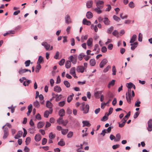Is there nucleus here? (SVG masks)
Masks as SVG:
<instances>
[{"instance_id":"1","label":"nucleus","mask_w":152,"mask_h":152,"mask_svg":"<svg viewBox=\"0 0 152 152\" xmlns=\"http://www.w3.org/2000/svg\"><path fill=\"white\" fill-rule=\"evenodd\" d=\"M126 86L128 88V92L126 93V98L129 104L131 103V94L132 93V97H133L135 96L134 92L133 90H132L131 88L134 86V84L130 82L126 84Z\"/></svg>"},{"instance_id":"2","label":"nucleus","mask_w":152,"mask_h":152,"mask_svg":"<svg viewBox=\"0 0 152 152\" xmlns=\"http://www.w3.org/2000/svg\"><path fill=\"white\" fill-rule=\"evenodd\" d=\"M80 108L82 111H83L84 113L86 114L88 113L89 110V106L88 104H86L85 107L80 106Z\"/></svg>"},{"instance_id":"3","label":"nucleus","mask_w":152,"mask_h":152,"mask_svg":"<svg viewBox=\"0 0 152 152\" xmlns=\"http://www.w3.org/2000/svg\"><path fill=\"white\" fill-rule=\"evenodd\" d=\"M95 2L96 4V6L97 7L102 8L104 2L100 0H95Z\"/></svg>"},{"instance_id":"4","label":"nucleus","mask_w":152,"mask_h":152,"mask_svg":"<svg viewBox=\"0 0 152 152\" xmlns=\"http://www.w3.org/2000/svg\"><path fill=\"white\" fill-rule=\"evenodd\" d=\"M3 131L4 132V134L3 138L4 139H6L7 137L9 135L8 129L7 128L5 127L4 129V130H3Z\"/></svg>"},{"instance_id":"5","label":"nucleus","mask_w":152,"mask_h":152,"mask_svg":"<svg viewBox=\"0 0 152 152\" xmlns=\"http://www.w3.org/2000/svg\"><path fill=\"white\" fill-rule=\"evenodd\" d=\"M108 61L107 59L104 58L103 59L99 64V66L100 68H103L105 65L107 63Z\"/></svg>"},{"instance_id":"6","label":"nucleus","mask_w":152,"mask_h":152,"mask_svg":"<svg viewBox=\"0 0 152 152\" xmlns=\"http://www.w3.org/2000/svg\"><path fill=\"white\" fill-rule=\"evenodd\" d=\"M93 2L92 0H88L86 2V6L88 8H90L92 7Z\"/></svg>"},{"instance_id":"7","label":"nucleus","mask_w":152,"mask_h":152,"mask_svg":"<svg viewBox=\"0 0 152 152\" xmlns=\"http://www.w3.org/2000/svg\"><path fill=\"white\" fill-rule=\"evenodd\" d=\"M53 112V109H50L49 110V111L48 110L45 111L44 114V116L45 117L47 118L48 117L49 114L52 113Z\"/></svg>"},{"instance_id":"8","label":"nucleus","mask_w":152,"mask_h":152,"mask_svg":"<svg viewBox=\"0 0 152 152\" xmlns=\"http://www.w3.org/2000/svg\"><path fill=\"white\" fill-rule=\"evenodd\" d=\"M69 59L70 60L71 62H72L73 64H75L77 62L76 57H74L72 56H71L69 58Z\"/></svg>"},{"instance_id":"9","label":"nucleus","mask_w":152,"mask_h":152,"mask_svg":"<svg viewBox=\"0 0 152 152\" xmlns=\"http://www.w3.org/2000/svg\"><path fill=\"white\" fill-rule=\"evenodd\" d=\"M65 23L69 24L72 22L69 15L67 14L66 15L65 18Z\"/></svg>"},{"instance_id":"10","label":"nucleus","mask_w":152,"mask_h":152,"mask_svg":"<svg viewBox=\"0 0 152 152\" xmlns=\"http://www.w3.org/2000/svg\"><path fill=\"white\" fill-rule=\"evenodd\" d=\"M27 72H29L30 73H31V71L30 69H20L18 71V73L19 74L22 75Z\"/></svg>"},{"instance_id":"11","label":"nucleus","mask_w":152,"mask_h":152,"mask_svg":"<svg viewBox=\"0 0 152 152\" xmlns=\"http://www.w3.org/2000/svg\"><path fill=\"white\" fill-rule=\"evenodd\" d=\"M42 45L45 47L47 50H48L50 47V45L48 44L46 42H42Z\"/></svg>"},{"instance_id":"12","label":"nucleus","mask_w":152,"mask_h":152,"mask_svg":"<svg viewBox=\"0 0 152 152\" xmlns=\"http://www.w3.org/2000/svg\"><path fill=\"white\" fill-rule=\"evenodd\" d=\"M41 139V136L40 134L38 133L34 137L35 140L36 142H39L40 141Z\"/></svg>"},{"instance_id":"13","label":"nucleus","mask_w":152,"mask_h":152,"mask_svg":"<svg viewBox=\"0 0 152 152\" xmlns=\"http://www.w3.org/2000/svg\"><path fill=\"white\" fill-rule=\"evenodd\" d=\"M93 42L92 38H90L87 40L86 44L88 46H91L92 45Z\"/></svg>"},{"instance_id":"14","label":"nucleus","mask_w":152,"mask_h":152,"mask_svg":"<svg viewBox=\"0 0 152 152\" xmlns=\"http://www.w3.org/2000/svg\"><path fill=\"white\" fill-rule=\"evenodd\" d=\"M83 23L84 25L89 26L91 25V23L90 21L87 20L86 19L84 18L83 20Z\"/></svg>"},{"instance_id":"15","label":"nucleus","mask_w":152,"mask_h":152,"mask_svg":"<svg viewBox=\"0 0 152 152\" xmlns=\"http://www.w3.org/2000/svg\"><path fill=\"white\" fill-rule=\"evenodd\" d=\"M83 124V126H91V124H90L89 121H82Z\"/></svg>"},{"instance_id":"16","label":"nucleus","mask_w":152,"mask_h":152,"mask_svg":"<svg viewBox=\"0 0 152 152\" xmlns=\"http://www.w3.org/2000/svg\"><path fill=\"white\" fill-rule=\"evenodd\" d=\"M84 67L83 66H80L77 67V70L78 72L83 73L84 72Z\"/></svg>"},{"instance_id":"17","label":"nucleus","mask_w":152,"mask_h":152,"mask_svg":"<svg viewBox=\"0 0 152 152\" xmlns=\"http://www.w3.org/2000/svg\"><path fill=\"white\" fill-rule=\"evenodd\" d=\"M86 16L87 18L91 19L93 17V15L91 12L88 11L86 13Z\"/></svg>"},{"instance_id":"18","label":"nucleus","mask_w":152,"mask_h":152,"mask_svg":"<svg viewBox=\"0 0 152 152\" xmlns=\"http://www.w3.org/2000/svg\"><path fill=\"white\" fill-rule=\"evenodd\" d=\"M54 91L58 93L61 92L62 90L61 88L58 86H55L54 88Z\"/></svg>"},{"instance_id":"19","label":"nucleus","mask_w":152,"mask_h":152,"mask_svg":"<svg viewBox=\"0 0 152 152\" xmlns=\"http://www.w3.org/2000/svg\"><path fill=\"white\" fill-rule=\"evenodd\" d=\"M53 104L49 100H48L47 102L46 106L47 107L49 108V109H52V107H53Z\"/></svg>"},{"instance_id":"20","label":"nucleus","mask_w":152,"mask_h":152,"mask_svg":"<svg viewBox=\"0 0 152 152\" xmlns=\"http://www.w3.org/2000/svg\"><path fill=\"white\" fill-rule=\"evenodd\" d=\"M65 114V111L63 109L60 110L58 112V115L60 116H64Z\"/></svg>"},{"instance_id":"21","label":"nucleus","mask_w":152,"mask_h":152,"mask_svg":"<svg viewBox=\"0 0 152 152\" xmlns=\"http://www.w3.org/2000/svg\"><path fill=\"white\" fill-rule=\"evenodd\" d=\"M44 62L43 58L41 56H39L37 62V64H40L41 63H43Z\"/></svg>"},{"instance_id":"22","label":"nucleus","mask_w":152,"mask_h":152,"mask_svg":"<svg viewBox=\"0 0 152 152\" xmlns=\"http://www.w3.org/2000/svg\"><path fill=\"white\" fill-rule=\"evenodd\" d=\"M103 22L106 25H109L110 24V22L107 18H104Z\"/></svg>"},{"instance_id":"23","label":"nucleus","mask_w":152,"mask_h":152,"mask_svg":"<svg viewBox=\"0 0 152 152\" xmlns=\"http://www.w3.org/2000/svg\"><path fill=\"white\" fill-rule=\"evenodd\" d=\"M102 93V91H97L95 93L94 95V96L96 98L98 99L99 98V95H101Z\"/></svg>"},{"instance_id":"24","label":"nucleus","mask_w":152,"mask_h":152,"mask_svg":"<svg viewBox=\"0 0 152 152\" xmlns=\"http://www.w3.org/2000/svg\"><path fill=\"white\" fill-rule=\"evenodd\" d=\"M65 142L64 141L63 139H61L58 142V145L61 146H64L65 145Z\"/></svg>"},{"instance_id":"25","label":"nucleus","mask_w":152,"mask_h":152,"mask_svg":"<svg viewBox=\"0 0 152 152\" xmlns=\"http://www.w3.org/2000/svg\"><path fill=\"white\" fill-rule=\"evenodd\" d=\"M71 61H66L65 62V67L67 69L69 68L71 66Z\"/></svg>"},{"instance_id":"26","label":"nucleus","mask_w":152,"mask_h":152,"mask_svg":"<svg viewBox=\"0 0 152 152\" xmlns=\"http://www.w3.org/2000/svg\"><path fill=\"white\" fill-rule=\"evenodd\" d=\"M138 43L137 42H135L132 44L131 43L130 45L132 46L131 49L132 50H134L137 47Z\"/></svg>"},{"instance_id":"27","label":"nucleus","mask_w":152,"mask_h":152,"mask_svg":"<svg viewBox=\"0 0 152 152\" xmlns=\"http://www.w3.org/2000/svg\"><path fill=\"white\" fill-rule=\"evenodd\" d=\"M136 35L135 34H134L131 39L130 43H133L136 40Z\"/></svg>"},{"instance_id":"28","label":"nucleus","mask_w":152,"mask_h":152,"mask_svg":"<svg viewBox=\"0 0 152 152\" xmlns=\"http://www.w3.org/2000/svg\"><path fill=\"white\" fill-rule=\"evenodd\" d=\"M96 64V61L94 58H92L90 61V64L91 66H94Z\"/></svg>"},{"instance_id":"29","label":"nucleus","mask_w":152,"mask_h":152,"mask_svg":"<svg viewBox=\"0 0 152 152\" xmlns=\"http://www.w3.org/2000/svg\"><path fill=\"white\" fill-rule=\"evenodd\" d=\"M62 117L63 116H60V118L57 121V122L59 124H62L64 123Z\"/></svg>"},{"instance_id":"30","label":"nucleus","mask_w":152,"mask_h":152,"mask_svg":"<svg viewBox=\"0 0 152 152\" xmlns=\"http://www.w3.org/2000/svg\"><path fill=\"white\" fill-rule=\"evenodd\" d=\"M115 80H113L111 82H109L108 85V87L110 88L111 86H113L115 84Z\"/></svg>"},{"instance_id":"31","label":"nucleus","mask_w":152,"mask_h":152,"mask_svg":"<svg viewBox=\"0 0 152 152\" xmlns=\"http://www.w3.org/2000/svg\"><path fill=\"white\" fill-rule=\"evenodd\" d=\"M101 8V7H97L94 9V10L98 14H100L102 12V11L100 9Z\"/></svg>"},{"instance_id":"32","label":"nucleus","mask_w":152,"mask_h":152,"mask_svg":"<svg viewBox=\"0 0 152 152\" xmlns=\"http://www.w3.org/2000/svg\"><path fill=\"white\" fill-rule=\"evenodd\" d=\"M121 138V135L120 134H118L116 135V138L114 141L115 142L119 141Z\"/></svg>"},{"instance_id":"33","label":"nucleus","mask_w":152,"mask_h":152,"mask_svg":"<svg viewBox=\"0 0 152 152\" xmlns=\"http://www.w3.org/2000/svg\"><path fill=\"white\" fill-rule=\"evenodd\" d=\"M115 36L118 37H119V33L116 30H114L112 33Z\"/></svg>"},{"instance_id":"34","label":"nucleus","mask_w":152,"mask_h":152,"mask_svg":"<svg viewBox=\"0 0 152 152\" xmlns=\"http://www.w3.org/2000/svg\"><path fill=\"white\" fill-rule=\"evenodd\" d=\"M62 97V95L61 94H60L59 95H58L56 98V102H58L59 100H61Z\"/></svg>"},{"instance_id":"35","label":"nucleus","mask_w":152,"mask_h":152,"mask_svg":"<svg viewBox=\"0 0 152 152\" xmlns=\"http://www.w3.org/2000/svg\"><path fill=\"white\" fill-rule=\"evenodd\" d=\"M41 66L40 64H37L36 67L35 72L36 73H38L39 72V70L41 68Z\"/></svg>"},{"instance_id":"36","label":"nucleus","mask_w":152,"mask_h":152,"mask_svg":"<svg viewBox=\"0 0 152 152\" xmlns=\"http://www.w3.org/2000/svg\"><path fill=\"white\" fill-rule=\"evenodd\" d=\"M34 106L38 108L40 106V104L39 102L36 100L34 103Z\"/></svg>"},{"instance_id":"37","label":"nucleus","mask_w":152,"mask_h":152,"mask_svg":"<svg viewBox=\"0 0 152 152\" xmlns=\"http://www.w3.org/2000/svg\"><path fill=\"white\" fill-rule=\"evenodd\" d=\"M44 126V123L42 122H40L37 124V127L38 129L42 128Z\"/></svg>"},{"instance_id":"38","label":"nucleus","mask_w":152,"mask_h":152,"mask_svg":"<svg viewBox=\"0 0 152 152\" xmlns=\"http://www.w3.org/2000/svg\"><path fill=\"white\" fill-rule=\"evenodd\" d=\"M31 141V138L29 137H27L26 139L25 142L26 143V145H27L29 144L30 143Z\"/></svg>"},{"instance_id":"39","label":"nucleus","mask_w":152,"mask_h":152,"mask_svg":"<svg viewBox=\"0 0 152 152\" xmlns=\"http://www.w3.org/2000/svg\"><path fill=\"white\" fill-rule=\"evenodd\" d=\"M68 129H62L61 130V132L62 134L63 135L66 134L68 132Z\"/></svg>"},{"instance_id":"40","label":"nucleus","mask_w":152,"mask_h":152,"mask_svg":"<svg viewBox=\"0 0 152 152\" xmlns=\"http://www.w3.org/2000/svg\"><path fill=\"white\" fill-rule=\"evenodd\" d=\"M112 71L113 72L112 73V75H116V69L115 68V66H113L112 67Z\"/></svg>"},{"instance_id":"41","label":"nucleus","mask_w":152,"mask_h":152,"mask_svg":"<svg viewBox=\"0 0 152 152\" xmlns=\"http://www.w3.org/2000/svg\"><path fill=\"white\" fill-rule=\"evenodd\" d=\"M64 83L67 88H69L70 86L69 83L66 80H64Z\"/></svg>"},{"instance_id":"42","label":"nucleus","mask_w":152,"mask_h":152,"mask_svg":"<svg viewBox=\"0 0 152 152\" xmlns=\"http://www.w3.org/2000/svg\"><path fill=\"white\" fill-rule=\"evenodd\" d=\"M113 110V108L112 107H110L108 113H106L105 114V115H107V116H109V115H110L112 113Z\"/></svg>"},{"instance_id":"43","label":"nucleus","mask_w":152,"mask_h":152,"mask_svg":"<svg viewBox=\"0 0 152 152\" xmlns=\"http://www.w3.org/2000/svg\"><path fill=\"white\" fill-rule=\"evenodd\" d=\"M73 135V132H72L70 131L68 133L67 136L68 138H70L72 137Z\"/></svg>"},{"instance_id":"44","label":"nucleus","mask_w":152,"mask_h":152,"mask_svg":"<svg viewBox=\"0 0 152 152\" xmlns=\"http://www.w3.org/2000/svg\"><path fill=\"white\" fill-rule=\"evenodd\" d=\"M55 136L53 134L52 132H50L49 135V137L50 139H53L55 138Z\"/></svg>"},{"instance_id":"45","label":"nucleus","mask_w":152,"mask_h":152,"mask_svg":"<svg viewBox=\"0 0 152 152\" xmlns=\"http://www.w3.org/2000/svg\"><path fill=\"white\" fill-rule=\"evenodd\" d=\"M75 73V67H73L71 68L70 71V73L71 74H74Z\"/></svg>"},{"instance_id":"46","label":"nucleus","mask_w":152,"mask_h":152,"mask_svg":"<svg viewBox=\"0 0 152 152\" xmlns=\"http://www.w3.org/2000/svg\"><path fill=\"white\" fill-rule=\"evenodd\" d=\"M65 62V60L64 58L61 59L59 62V64L60 66H62L63 65L64 63Z\"/></svg>"},{"instance_id":"47","label":"nucleus","mask_w":152,"mask_h":152,"mask_svg":"<svg viewBox=\"0 0 152 152\" xmlns=\"http://www.w3.org/2000/svg\"><path fill=\"white\" fill-rule=\"evenodd\" d=\"M113 29V26H111L110 28H108L107 30V33L108 34L111 33Z\"/></svg>"},{"instance_id":"48","label":"nucleus","mask_w":152,"mask_h":152,"mask_svg":"<svg viewBox=\"0 0 152 152\" xmlns=\"http://www.w3.org/2000/svg\"><path fill=\"white\" fill-rule=\"evenodd\" d=\"M113 17V19L116 21L118 22L120 20V18L115 15H114Z\"/></svg>"},{"instance_id":"49","label":"nucleus","mask_w":152,"mask_h":152,"mask_svg":"<svg viewBox=\"0 0 152 152\" xmlns=\"http://www.w3.org/2000/svg\"><path fill=\"white\" fill-rule=\"evenodd\" d=\"M31 61L30 60H28L25 61L24 64L26 67L28 66H29Z\"/></svg>"},{"instance_id":"50","label":"nucleus","mask_w":152,"mask_h":152,"mask_svg":"<svg viewBox=\"0 0 152 152\" xmlns=\"http://www.w3.org/2000/svg\"><path fill=\"white\" fill-rule=\"evenodd\" d=\"M59 55V53L58 51H56L55 55L54 56V58L56 59H58V57Z\"/></svg>"},{"instance_id":"51","label":"nucleus","mask_w":152,"mask_h":152,"mask_svg":"<svg viewBox=\"0 0 152 152\" xmlns=\"http://www.w3.org/2000/svg\"><path fill=\"white\" fill-rule=\"evenodd\" d=\"M141 102L138 100H137L135 102V107H139L140 106V104Z\"/></svg>"},{"instance_id":"52","label":"nucleus","mask_w":152,"mask_h":152,"mask_svg":"<svg viewBox=\"0 0 152 152\" xmlns=\"http://www.w3.org/2000/svg\"><path fill=\"white\" fill-rule=\"evenodd\" d=\"M65 102L64 101L60 102L58 103V105L60 107H63L65 104Z\"/></svg>"},{"instance_id":"53","label":"nucleus","mask_w":152,"mask_h":152,"mask_svg":"<svg viewBox=\"0 0 152 152\" xmlns=\"http://www.w3.org/2000/svg\"><path fill=\"white\" fill-rule=\"evenodd\" d=\"M36 118L39 120H40L41 119V116L39 113H37L35 116Z\"/></svg>"},{"instance_id":"54","label":"nucleus","mask_w":152,"mask_h":152,"mask_svg":"<svg viewBox=\"0 0 152 152\" xmlns=\"http://www.w3.org/2000/svg\"><path fill=\"white\" fill-rule=\"evenodd\" d=\"M85 56V55H83V53H81L78 55V58L80 61H81L83 59V57Z\"/></svg>"},{"instance_id":"55","label":"nucleus","mask_w":152,"mask_h":152,"mask_svg":"<svg viewBox=\"0 0 152 152\" xmlns=\"http://www.w3.org/2000/svg\"><path fill=\"white\" fill-rule=\"evenodd\" d=\"M142 35L141 33H140L138 35V41L140 42H141L142 40Z\"/></svg>"},{"instance_id":"56","label":"nucleus","mask_w":152,"mask_h":152,"mask_svg":"<svg viewBox=\"0 0 152 152\" xmlns=\"http://www.w3.org/2000/svg\"><path fill=\"white\" fill-rule=\"evenodd\" d=\"M129 6L130 8H134V5L133 2H130L129 4Z\"/></svg>"},{"instance_id":"57","label":"nucleus","mask_w":152,"mask_h":152,"mask_svg":"<svg viewBox=\"0 0 152 152\" xmlns=\"http://www.w3.org/2000/svg\"><path fill=\"white\" fill-rule=\"evenodd\" d=\"M148 125L147 130L149 132L151 131H152V126L148 124Z\"/></svg>"},{"instance_id":"58","label":"nucleus","mask_w":152,"mask_h":152,"mask_svg":"<svg viewBox=\"0 0 152 152\" xmlns=\"http://www.w3.org/2000/svg\"><path fill=\"white\" fill-rule=\"evenodd\" d=\"M47 139L45 138H44L42 140V145H45L47 142Z\"/></svg>"},{"instance_id":"59","label":"nucleus","mask_w":152,"mask_h":152,"mask_svg":"<svg viewBox=\"0 0 152 152\" xmlns=\"http://www.w3.org/2000/svg\"><path fill=\"white\" fill-rule=\"evenodd\" d=\"M111 68L110 66H108L105 69L103 70V72H107Z\"/></svg>"},{"instance_id":"60","label":"nucleus","mask_w":152,"mask_h":152,"mask_svg":"<svg viewBox=\"0 0 152 152\" xmlns=\"http://www.w3.org/2000/svg\"><path fill=\"white\" fill-rule=\"evenodd\" d=\"M35 130L34 128H30L28 129L29 132L31 134H33L34 133Z\"/></svg>"},{"instance_id":"61","label":"nucleus","mask_w":152,"mask_h":152,"mask_svg":"<svg viewBox=\"0 0 152 152\" xmlns=\"http://www.w3.org/2000/svg\"><path fill=\"white\" fill-rule=\"evenodd\" d=\"M101 51L103 53H105L107 51V49L106 47L103 46V47L101 49Z\"/></svg>"},{"instance_id":"62","label":"nucleus","mask_w":152,"mask_h":152,"mask_svg":"<svg viewBox=\"0 0 152 152\" xmlns=\"http://www.w3.org/2000/svg\"><path fill=\"white\" fill-rule=\"evenodd\" d=\"M107 8H106L105 11H109L111 9V7L110 5L108 4L107 5Z\"/></svg>"},{"instance_id":"63","label":"nucleus","mask_w":152,"mask_h":152,"mask_svg":"<svg viewBox=\"0 0 152 152\" xmlns=\"http://www.w3.org/2000/svg\"><path fill=\"white\" fill-rule=\"evenodd\" d=\"M66 113L69 115H70L72 113V112L71 110L69 108H68L67 109Z\"/></svg>"},{"instance_id":"64","label":"nucleus","mask_w":152,"mask_h":152,"mask_svg":"<svg viewBox=\"0 0 152 152\" xmlns=\"http://www.w3.org/2000/svg\"><path fill=\"white\" fill-rule=\"evenodd\" d=\"M113 48V45L112 44H110L108 46L107 48L109 50H112Z\"/></svg>"}]
</instances>
